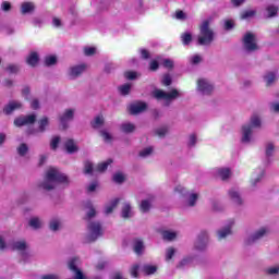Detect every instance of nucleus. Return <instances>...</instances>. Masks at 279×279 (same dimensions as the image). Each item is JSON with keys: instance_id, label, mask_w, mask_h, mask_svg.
<instances>
[{"instance_id": "nucleus-15", "label": "nucleus", "mask_w": 279, "mask_h": 279, "mask_svg": "<svg viewBox=\"0 0 279 279\" xmlns=\"http://www.w3.org/2000/svg\"><path fill=\"white\" fill-rule=\"evenodd\" d=\"M241 134V143L243 145H250L251 143H254V129H252L250 125H242Z\"/></svg>"}, {"instance_id": "nucleus-64", "label": "nucleus", "mask_w": 279, "mask_h": 279, "mask_svg": "<svg viewBox=\"0 0 279 279\" xmlns=\"http://www.w3.org/2000/svg\"><path fill=\"white\" fill-rule=\"evenodd\" d=\"M270 112H275V114H279V102H270Z\"/></svg>"}, {"instance_id": "nucleus-6", "label": "nucleus", "mask_w": 279, "mask_h": 279, "mask_svg": "<svg viewBox=\"0 0 279 279\" xmlns=\"http://www.w3.org/2000/svg\"><path fill=\"white\" fill-rule=\"evenodd\" d=\"M242 45L244 51L246 53H254V51H258L259 47L256 39V34L252 32H247L242 38Z\"/></svg>"}, {"instance_id": "nucleus-63", "label": "nucleus", "mask_w": 279, "mask_h": 279, "mask_svg": "<svg viewBox=\"0 0 279 279\" xmlns=\"http://www.w3.org/2000/svg\"><path fill=\"white\" fill-rule=\"evenodd\" d=\"M233 27H234V21H232V20H225L223 29H226V32H232Z\"/></svg>"}, {"instance_id": "nucleus-44", "label": "nucleus", "mask_w": 279, "mask_h": 279, "mask_svg": "<svg viewBox=\"0 0 279 279\" xmlns=\"http://www.w3.org/2000/svg\"><path fill=\"white\" fill-rule=\"evenodd\" d=\"M172 19H175L177 21H186V19H189V15L182 10H177L172 14Z\"/></svg>"}, {"instance_id": "nucleus-57", "label": "nucleus", "mask_w": 279, "mask_h": 279, "mask_svg": "<svg viewBox=\"0 0 279 279\" xmlns=\"http://www.w3.org/2000/svg\"><path fill=\"white\" fill-rule=\"evenodd\" d=\"M161 84L162 86H171V84H173V78L171 77V74H163Z\"/></svg>"}, {"instance_id": "nucleus-12", "label": "nucleus", "mask_w": 279, "mask_h": 279, "mask_svg": "<svg viewBox=\"0 0 279 279\" xmlns=\"http://www.w3.org/2000/svg\"><path fill=\"white\" fill-rule=\"evenodd\" d=\"M86 69H88L86 63L72 65L68 70V76L70 80H77V77H81L84 73H86Z\"/></svg>"}, {"instance_id": "nucleus-16", "label": "nucleus", "mask_w": 279, "mask_h": 279, "mask_svg": "<svg viewBox=\"0 0 279 279\" xmlns=\"http://www.w3.org/2000/svg\"><path fill=\"white\" fill-rule=\"evenodd\" d=\"M156 197L154 195H149L147 198H144L141 201L138 205L140 213L142 215H147L151 211V208H154V201Z\"/></svg>"}, {"instance_id": "nucleus-47", "label": "nucleus", "mask_w": 279, "mask_h": 279, "mask_svg": "<svg viewBox=\"0 0 279 279\" xmlns=\"http://www.w3.org/2000/svg\"><path fill=\"white\" fill-rule=\"evenodd\" d=\"M110 165H112V159H108L105 162L99 163L96 167V171H98L99 173H104V171H107L108 167H110Z\"/></svg>"}, {"instance_id": "nucleus-35", "label": "nucleus", "mask_w": 279, "mask_h": 279, "mask_svg": "<svg viewBox=\"0 0 279 279\" xmlns=\"http://www.w3.org/2000/svg\"><path fill=\"white\" fill-rule=\"evenodd\" d=\"M244 125H250L251 130H254L255 128H260V118L258 116H252L250 122Z\"/></svg>"}, {"instance_id": "nucleus-19", "label": "nucleus", "mask_w": 279, "mask_h": 279, "mask_svg": "<svg viewBox=\"0 0 279 279\" xmlns=\"http://www.w3.org/2000/svg\"><path fill=\"white\" fill-rule=\"evenodd\" d=\"M85 208L87 209L86 215H85V221L87 223H90V221H95L93 219H95L97 217V210L95 209V206H93V203L87 202L85 204Z\"/></svg>"}, {"instance_id": "nucleus-48", "label": "nucleus", "mask_w": 279, "mask_h": 279, "mask_svg": "<svg viewBox=\"0 0 279 279\" xmlns=\"http://www.w3.org/2000/svg\"><path fill=\"white\" fill-rule=\"evenodd\" d=\"M154 154V147L149 146L138 153L140 158H149Z\"/></svg>"}, {"instance_id": "nucleus-9", "label": "nucleus", "mask_w": 279, "mask_h": 279, "mask_svg": "<svg viewBox=\"0 0 279 279\" xmlns=\"http://www.w3.org/2000/svg\"><path fill=\"white\" fill-rule=\"evenodd\" d=\"M16 110H23V101L9 100L2 108V114H4V117H12Z\"/></svg>"}, {"instance_id": "nucleus-46", "label": "nucleus", "mask_w": 279, "mask_h": 279, "mask_svg": "<svg viewBox=\"0 0 279 279\" xmlns=\"http://www.w3.org/2000/svg\"><path fill=\"white\" fill-rule=\"evenodd\" d=\"M83 53L87 58H90V57H93V56H95L97 53V47L85 46L83 48Z\"/></svg>"}, {"instance_id": "nucleus-3", "label": "nucleus", "mask_w": 279, "mask_h": 279, "mask_svg": "<svg viewBox=\"0 0 279 279\" xmlns=\"http://www.w3.org/2000/svg\"><path fill=\"white\" fill-rule=\"evenodd\" d=\"M151 96L157 101L163 100V106H166V108H169L172 101H175V99H180V92L177 88H172L170 92L156 88L153 90Z\"/></svg>"}, {"instance_id": "nucleus-37", "label": "nucleus", "mask_w": 279, "mask_h": 279, "mask_svg": "<svg viewBox=\"0 0 279 279\" xmlns=\"http://www.w3.org/2000/svg\"><path fill=\"white\" fill-rule=\"evenodd\" d=\"M47 128H49V118L44 117L38 121V130L39 132H47Z\"/></svg>"}, {"instance_id": "nucleus-36", "label": "nucleus", "mask_w": 279, "mask_h": 279, "mask_svg": "<svg viewBox=\"0 0 279 279\" xmlns=\"http://www.w3.org/2000/svg\"><path fill=\"white\" fill-rule=\"evenodd\" d=\"M142 270L144 274H146V276H151L154 275L156 271H158V267L157 266H154V265H150V264H145L143 267H142Z\"/></svg>"}, {"instance_id": "nucleus-52", "label": "nucleus", "mask_w": 279, "mask_h": 279, "mask_svg": "<svg viewBox=\"0 0 279 279\" xmlns=\"http://www.w3.org/2000/svg\"><path fill=\"white\" fill-rule=\"evenodd\" d=\"M175 236H178V234L173 231L165 230L162 232V239L165 241H174Z\"/></svg>"}, {"instance_id": "nucleus-17", "label": "nucleus", "mask_w": 279, "mask_h": 279, "mask_svg": "<svg viewBox=\"0 0 279 279\" xmlns=\"http://www.w3.org/2000/svg\"><path fill=\"white\" fill-rule=\"evenodd\" d=\"M147 110V102L137 101L133 102L129 106V112L133 117H136L137 114H143Z\"/></svg>"}, {"instance_id": "nucleus-43", "label": "nucleus", "mask_w": 279, "mask_h": 279, "mask_svg": "<svg viewBox=\"0 0 279 279\" xmlns=\"http://www.w3.org/2000/svg\"><path fill=\"white\" fill-rule=\"evenodd\" d=\"M181 41H182V45H184L185 47L191 45V43H193V34L191 33L181 34Z\"/></svg>"}, {"instance_id": "nucleus-62", "label": "nucleus", "mask_w": 279, "mask_h": 279, "mask_svg": "<svg viewBox=\"0 0 279 279\" xmlns=\"http://www.w3.org/2000/svg\"><path fill=\"white\" fill-rule=\"evenodd\" d=\"M265 272L267 274V276H278L279 274V266H275V267H269L265 270Z\"/></svg>"}, {"instance_id": "nucleus-38", "label": "nucleus", "mask_w": 279, "mask_h": 279, "mask_svg": "<svg viewBox=\"0 0 279 279\" xmlns=\"http://www.w3.org/2000/svg\"><path fill=\"white\" fill-rule=\"evenodd\" d=\"M187 147L189 149H193L194 147L197 146V134L196 133H191L187 137Z\"/></svg>"}, {"instance_id": "nucleus-61", "label": "nucleus", "mask_w": 279, "mask_h": 279, "mask_svg": "<svg viewBox=\"0 0 279 279\" xmlns=\"http://www.w3.org/2000/svg\"><path fill=\"white\" fill-rule=\"evenodd\" d=\"M5 71H8V73H19V71H21V66H19V64H9L5 68Z\"/></svg>"}, {"instance_id": "nucleus-27", "label": "nucleus", "mask_w": 279, "mask_h": 279, "mask_svg": "<svg viewBox=\"0 0 279 279\" xmlns=\"http://www.w3.org/2000/svg\"><path fill=\"white\" fill-rule=\"evenodd\" d=\"M36 10V4L34 2H23L21 4V14H32Z\"/></svg>"}, {"instance_id": "nucleus-8", "label": "nucleus", "mask_w": 279, "mask_h": 279, "mask_svg": "<svg viewBox=\"0 0 279 279\" xmlns=\"http://www.w3.org/2000/svg\"><path fill=\"white\" fill-rule=\"evenodd\" d=\"M59 123L62 130H69V123L75 119V109L68 108L62 113L58 116Z\"/></svg>"}, {"instance_id": "nucleus-13", "label": "nucleus", "mask_w": 279, "mask_h": 279, "mask_svg": "<svg viewBox=\"0 0 279 279\" xmlns=\"http://www.w3.org/2000/svg\"><path fill=\"white\" fill-rule=\"evenodd\" d=\"M228 195L234 206L241 208V206L245 205V199H243V195H241V192L236 187L230 189L228 191Z\"/></svg>"}, {"instance_id": "nucleus-58", "label": "nucleus", "mask_w": 279, "mask_h": 279, "mask_svg": "<svg viewBox=\"0 0 279 279\" xmlns=\"http://www.w3.org/2000/svg\"><path fill=\"white\" fill-rule=\"evenodd\" d=\"M138 51H140V56H141L142 60H150L151 59V52H149V50L142 48Z\"/></svg>"}, {"instance_id": "nucleus-23", "label": "nucleus", "mask_w": 279, "mask_h": 279, "mask_svg": "<svg viewBox=\"0 0 279 279\" xmlns=\"http://www.w3.org/2000/svg\"><path fill=\"white\" fill-rule=\"evenodd\" d=\"M120 132L123 134H134L136 132V124L132 122H123L120 124Z\"/></svg>"}, {"instance_id": "nucleus-7", "label": "nucleus", "mask_w": 279, "mask_h": 279, "mask_svg": "<svg viewBox=\"0 0 279 279\" xmlns=\"http://www.w3.org/2000/svg\"><path fill=\"white\" fill-rule=\"evenodd\" d=\"M270 229L269 227H262L257 229L253 234L248 235L244 240L245 245H254V243H258V241H262V239H265V236H268Z\"/></svg>"}, {"instance_id": "nucleus-39", "label": "nucleus", "mask_w": 279, "mask_h": 279, "mask_svg": "<svg viewBox=\"0 0 279 279\" xmlns=\"http://www.w3.org/2000/svg\"><path fill=\"white\" fill-rule=\"evenodd\" d=\"M155 136H158V138H165L167 134H169V128L168 126H161L154 131Z\"/></svg>"}, {"instance_id": "nucleus-49", "label": "nucleus", "mask_w": 279, "mask_h": 279, "mask_svg": "<svg viewBox=\"0 0 279 279\" xmlns=\"http://www.w3.org/2000/svg\"><path fill=\"white\" fill-rule=\"evenodd\" d=\"M112 181L116 184H123V182H125V174H123L122 172H116L112 177Z\"/></svg>"}, {"instance_id": "nucleus-55", "label": "nucleus", "mask_w": 279, "mask_h": 279, "mask_svg": "<svg viewBox=\"0 0 279 279\" xmlns=\"http://www.w3.org/2000/svg\"><path fill=\"white\" fill-rule=\"evenodd\" d=\"M189 265H191V258L185 257L178 263L177 269H184L189 267Z\"/></svg>"}, {"instance_id": "nucleus-14", "label": "nucleus", "mask_w": 279, "mask_h": 279, "mask_svg": "<svg viewBox=\"0 0 279 279\" xmlns=\"http://www.w3.org/2000/svg\"><path fill=\"white\" fill-rule=\"evenodd\" d=\"M12 250L20 252V256L23 258V260H27L29 258V253L27 252V242L25 240L13 242Z\"/></svg>"}, {"instance_id": "nucleus-33", "label": "nucleus", "mask_w": 279, "mask_h": 279, "mask_svg": "<svg viewBox=\"0 0 279 279\" xmlns=\"http://www.w3.org/2000/svg\"><path fill=\"white\" fill-rule=\"evenodd\" d=\"M133 250L137 256H141L145 250V244L142 240H137L134 242Z\"/></svg>"}, {"instance_id": "nucleus-59", "label": "nucleus", "mask_w": 279, "mask_h": 279, "mask_svg": "<svg viewBox=\"0 0 279 279\" xmlns=\"http://www.w3.org/2000/svg\"><path fill=\"white\" fill-rule=\"evenodd\" d=\"M61 137L60 136H54L50 141V148L56 151L58 149V146L60 145Z\"/></svg>"}, {"instance_id": "nucleus-2", "label": "nucleus", "mask_w": 279, "mask_h": 279, "mask_svg": "<svg viewBox=\"0 0 279 279\" xmlns=\"http://www.w3.org/2000/svg\"><path fill=\"white\" fill-rule=\"evenodd\" d=\"M213 17L204 20L198 25V35L196 36V45L198 47H210L215 43L216 33L213 26Z\"/></svg>"}, {"instance_id": "nucleus-50", "label": "nucleus", "mask_w": 279, "mask_h": 279, "mask_svg": "<svg viewBox=\"0 0 279 279\" xmlns=\"http://www.w3.org/2000/svg\"><path fill=\"white\" fill-rule=\"evenodd\" d=\"M161 65L163 69H169L170 71L175 69V62L172 59H162Z\"/></svg>"}, {"instance_id": "nucleus-40", "label": "nucleus", "mask_w": 279, "mask_h": 279, "mask_svg": "<svg viewBox=\"0 0 279 279\" xmlns=\"http://www.w3.org/2000/svg\"><path fill=\"white\" fill-rule=\"evenodd\" d=\"M16 151H17L19 156H21L23 158V157L27 156V154L29 153V146H27L26 143H22L16 148Z\"/></svg>"}, {"instance_id": "nucleus-53", "label": "nucleus", "mask_w": 279, "mask_h": 279, "mask_svg": "<svg viewBox=\"0 0 279 279\" xmlns=\"http://www.w3.org/2000/svg\"><path fill=\"white\" fill-rule=\"evenodd\" d=\"M99 135L101 136L102 141H105L106 143H112L113 141L112 134H110L106 130H100Z\"/></svg>"}, {"instance_id": "nucleus-51", "label": "nucleus", "mask_w": 279, "mask_h": 279, "mask_svg": "<svg viewBox=\"0 0 279 279\" xmlns=\"http://www.w3.org/2000/svg\"><path fill=\"white\" fill-rule=\"evenodd\" d=\"M264 80L266 82V86H271L274 82H276V73L274 72H268L265 76Z\"/></svg>"}, {"instance_id": "nucleus-5", "label": "nucleus", "mask_w": 279, "mask_h": 279, "mask_svg": "<svg viewBox=\"0 0 279 279\" xmlns=\"http://www.w3.org/2000/svg\"><path fill=\"white\" fill-rule=\"evenodd\" d=\"M196 93L203 97H211L213 93H215V84L208 78H198L196 81Z\"/></svg>"}, {"instance_id": "nucleus-56", "label": "nucleus", "mask_w": 279, "mask_h": 279, "mask_svg": "<svg viewBox=\"0 0 279 279\" xmlns=\"http://www.w3.org/2000/svg\"><path fill=\"white\" fill-rule=\"evenodd\" d=\"M275 149H276V147L274 146V143L269 142L266 144L265 154H266L267 158H271V156H274Z\"/></svg>"}, {"instance_id": "nucleus-29", "label": "nucleus", "mask_w": 279, "mask_h": 279, "mask_svg": "<svg viewBox=\"0 0 279 279\" xmlns=\"http://www.w3.org/2000/svg\"><path fill=\"white\" fill-rule=\"evenodd\" d=\"M217 175L222 180L223 182H227V180H230V177L232 175V171L230 168H218L217 169Z\"/></svg>"}, {"instance_id": "nucleus-34", "label": "nucleus", "mask_w": 279, "mask_h": 279, "mask_svg": "<svg viewBox=\"0 0 279 279\" xmlns=\"http://www.w3.org/2000/svg\"><path fill=\"white\" fill-rule=\"evenodd\" d=\"M94 171H96V169H95V166H93V161L90 160L84 161L83 173H85V175H93Z\"/></svg>"}, {"instance_id": "nucleus-31", "label": "nucleus", "mask_w": 279, "mask_h": 279, "mask_svg": "<svg viewBox=\"0 0 279 279\" xmlns=\"http://www.w3.org/2000/svg\"><path fill=\"white\" fill-rule=\"evenodd\" d=\"M174 193H178L181 197H183V199H186L191 191L184 187V185L179 184L174 186Z\"/></svg>"}, {"instance_id": "nucleus-60", "label": "nucleus", "mask_w": 279, "mask_h": 279, "mask_svg": "<svg viewBox=\"0 0 279 279\" xmlns=\"http://www.w3.org/2000/svg\"><path fill=\"white\" fill-rule=\"evenodd\" d=\"M119 90H120L121 95H123V96L130 95V90H132V85L124 84L119 87Z\"/></svg>"}, {"instance_id": "nucleus-20", "label": "nucleus", "mask_w": 279, "mask_h": 279, "mask_svg": "<svg viewBox=\"0 0 279 279\" xmlns=\"http://www.w3.org/2000/svg\"><path fill=\"white\" fill-rule=\"evenodd\" d=\"M77 265H80L78 257H71L68 260V269H70V271L74 272V276H77V274H84V271H82L80 269V267H77Z\"/></svg>"}, {"instance_id": "nucleus-4", "label": "nucleus", "mask_w": 279, "mask_h": 279, "mask_svg": "<svg viewBox=\"0 0 279 279\" xmlns=\"http://www.w3.org/2000/svg\"><path fill=\"white\" fill-rule=\"evenodd\" d=\"M88 234L85 238V243H95L98 239L104 236V227L100 221H89L87 222Z\"/></svg>"}, {"instance_id": "nucleus-42", "label": "nucleus", "mask_w": 279, "mask_h": 279, "mask_svg": "<svg viewBox=\"0 0 279 279\" xmlns=\"http://www.w3.org/2000/svg\"><path fill=\"white\" fill-rule=\"evenodd\" d=\"M45 66H56L58 64V57L56 56H47L44 59Z\"/></svg>"}, {"instance_id": "nucleus-54", "label": "nucleus", "mask_w": 279, "mask_h": 279, "mask_svg": "<svg viewBox=\"0 0 279 279\" xmlns=\"http://www.w3.org/2000/svg\"><path fill=\"white\" fill-rule=\"evenodd\" d=\"M21 95L25 99V101H29V95H32V87L25 85L21 90Z\"/></svg>"}, {"instance_id": "nucleus-1", "label": "nucleus", "mask_w": 279, "mask_h": 279, "mask_svg": "<svg viewBox=\"0 0 279 279\" xmlns=\"http://www.w3.org/2000/svg\"><path fill=\"white\" fill-rule=\"evenodd\" d=\"M58 184L69 186V184H71V180L65 173L60 171V169L50 167L46 171L44 181L39 183V189H43L44 191H53L57 189Z\"/></svg>"}, {"instance_id": "nucleus-26", "label": "nucleus", "mask_w": 279, "mask_h": 279, "mask_svg": "<svg viewBox=\"0 0 279 279\" xmlns=\"http://www.w3.org/2000/svg\"><path fill=\"white\" fill-rule=\"evenodd\" d=\"M48 228L51 232H59L62 228V220L60 218H51Z\"/></svg>"}, {"instance_id": "nucleus-41", "label": "nucleus", "mask_w": 279, "mask_h": 279, "mask_svg": "<svg viewBox=\"0 0 279 279\" xmlns=\"http://www.w3.org/2000/svg\"><path fill=\"white\" fill-rule=\"evenodd\" d=\"M256 16V10H245L240 13L241 21H247V19H252Z\"/></svg>"}, {"instance_id": "nucleus-45", "label": "nucleus", "mask_w": 279, "mask_h": 279, "mask_svg": "<svg viewBox=\"0 0 279 279\" xmlns=\"http://www.w3.org/2000/svg\"><path fill=\"white\" fill-rule=\"evenodd\" d=\"M119 202H120L119 198H114V199L111 202V204L105 208V214H106V215H111V213H113V210L116 209V207L119 206Z\"/></svg>"}, {"instance_id": "nucleus-24", "label": "nucleus", "mask_w": 279, "mask_h": 279, "mask_svg": "<svg viewBox=\"0 0 279 279\" xmlns=\"http://www.w3.org/2000/svg\"><path fill=\"white\" fill-rule=\"evenodd\" d=\"M64 149L68 154H77V151H80V147H77V144H75V141L71 138L65 141Z\"/></svg>"}, {"instance_id": "nucleus-28", "label": "nucleus", "mask_w": 279, "mask_h": 279, "mask_svg": "<svg viewBox=\"0 0 279 279\" xmlns=\"http://www.w3.org/2000/svg\"><path fill=\"white\" fill-rule=\"evenodd\" d=\"M186 199V204L187 206H190L191 208L197 206V199H199V193L190 191Z\"/></svg>"}, {"instance_id": "nucleus-18", "label": "nucleus", "mask_w": 279, "mask_h": 279, "mask_svg": "<svg viewBox=\"0 0 279 279\" xmlns=\"http://www.w3.org/2000/svg\"><path fill=\"white\" fill-rule=\"evenodd\" d=\"M232 226H233V222L217 230L216 234H217L218 241H223V239H228V236L232 234Z\"/></svg>"}, {"instance_id": "nucleus-22", "label": "nucleus", "mask_w": 279, "mask_h": 279, "mask_svg": "<svg viewBox=\"0 0 279 279\" xmlns=\"http://www.w3.org/2000/svg\"><path fill=\"white\" fill-rule=\"evenodd\" d=\"M121 217L124 220L132 219V217H134V213H132V205L130 203H123Z\"/></svg>"}, {"instance_id": "nucleus-11", "label": "nucleus", "mask_w": 279, "mask_h": 279, "mask_svg": "<svg viewBox=\"0 0 279 279\" xmlns=\"http://www.w3.org/2000/svg\"><path fill=\"white\" fill-rule=\"evenodd\" d=\"M37 116L36 113L20 116L14 119L13 125L15 128H24V125H34L36 123Z\"/></svg>"}, {"instance_id": "nucleus-10", "label": "nucleus", "mask_w": 279, "mask_h": 279, "mask_svg": "<svg viewBox=\"0 0 279 279\" xmlns=\"http://www.w3.org/2000/svg\"><path fill=\"white\" fill-rule=\"evenodd\" d=\"M208 231H201L194 243V250H196V252H206L208 247Z\"/></svg>"}, {"instance_id": "nucleus-30", "label": "nucleus", "mask_w": 279, "mask_h": 279, "mask_svg": "<svg viewBox=\"0 0 279 279\" xmlns=\"http://www.w3.org/2000/svg\"><path fill=\"white\" fill-rule=\"evenodd\" d=\"M90 125L94 130H99V128H104V125H106V119L104 116H97L90 122Z\"/></svg>"}, {"instance_id": "nucleus-32", "label": "nucleus", "mask_w": 279, "mask_h": 279, "mask_svg": "<svg viewBox=\"0 0 279 279\" xmlns=\"http://www.w3.org/2000/svg\"><path fill=\"white\" fill-rule=\"evenodd\" d=\"M275 16H278V7L270 4L266 8V19H275Z\"/></svg>"}, {"instance_id": "nucleus-25", "label": "nucleus", "mask_w": 279, "mask_h": 279, "mask_svg": "<svg viewBox=\"0 0 279 279\" xmlns=\"http://www.w3.org/2000/svg\"><path fill=\"white\" fill-rule=\"evenodd\" d=\"M28 226L32 230H40L44 226L43 218L35 216L28 220Z\"/></svg>"}, {"instance_id": "nucleus-21", "label": "nucleus", "mask_w": 279, "mask_h": 279, "mask_svg": "<svg viewBox=\"0 0 279 279\" xmlns=\"http://www.w3.org/2000/svg\"><path fill=\"white\" fill-rule=\"evenodd\" d=\"M38 62H40V54L37 51H31L26 57V64L34 69L38 66Z\"/></svg>"}]
</instances>
